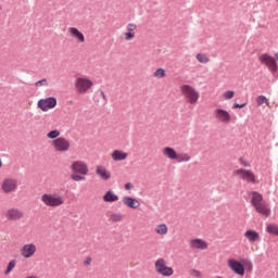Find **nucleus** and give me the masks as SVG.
<instances>
[{
    "label": "nucleus",
    "mask_w": 278,
    "mask_h": 278,
    "mask_svg": "<svg viewBox=\"0 0 278 278\" xmlns=\"http://www.w3.org/2000/svg\"><path fill=\"white\" fill-rule=\"evenodd\" d=\"M239 160H240L241 164H244V157H240Z\"/></svg>",
    "instance_id": "de8ad7c7"
},
{
    "label": "nucleus",
    "mask_w": 278,
    "mask_h": 278,
    "mask_svg": "<svg viewBox=\"0 0 278 278\" xmlns=\"http://www.w3.org/2000/svg\"><path fill=\"white\" fill-rule=\"evenodd\" d=\"M236 94V92L233 90H228L224 93V98L226 100H229V99H233V96Z\"/></svg>",
    "instance_id": "e433bc0d"
},
{
    "label": "nucleus",
    "mask_w": 278,
    "mask_h": 278,
    "mask_svg": "<svg viewBox=\"0 0 278 278\" xmlns=\"http://www.w3.org/2000/svg\"><path fill=\"white\" fill-rule=\"evenodd\" d=\"M123 218H124V216L121 213H112L110 215V220L112 223H121V220H123Z\"/></svg>",
    "instance_id": "bb28decb"
},
{
    "label": "nucleus",
    "mask_w": 278,
    "mask_h": 278,
    "mask_svg": "<svg viewBox=\"0 0 278 278\" xmlns=\"http://www.w3.org/2000/svg\"><path fill=\"white\" fill-rule=\"evenodd\" d=\"M125 190H131V188H134V186L131 185V182H127L125 186H124Z\"/></svg>",
    "instance_id": "a18cd8bd"
},
{
    "label": "nucleus",
    "mask_w": 278,
    "mask_h": 278,
    "mask_svg": "<svg viewBox=\"0 0 278 278\" xmlns=\"http://www.w3.org/2000/svg\"><path fill=\"white\" fill-rule=\"evenodd\" d=\"M71 169L78 175H88V165L84 161H75L72 163Z\"/></svg>",
    "instance_id": "9d476101"
},
{
    "label": "nucleus",
    "mask_w": 278,
    "mask_h": 278,
    "mask_svg": "<svg viewBox=\"0 0 278 278\" xmlns=\"http://www.w3.org/2000/svg\"><path fill=\"white\" fill-rule=\"evenodd\" d=\"M215 117L218 121H222V123H229L231 121V115H229V112L223 110V109H217L215 110Z\"/></svg>",
    "instance_id": "4468645a"
},
{
    "label": "nucleus",
    "mask_w": 278,
    "mask_h": 278,
    "mask_svg": "<svg viewBox=\"0 0 278 278\" xmlns=\"http://www.w3.org/2000/svg\"><path fill=\"white\" fill-rule=\"evenodd\" d=\"M244 237L248 238L250 242H260V232L255 230H247Z\"/></svg>",
    "instance_id": "aec40b11"
},
{
    "label": "nucleus",
    "mask_w": 278,
    "mask_h": 278,
    "mask_svg": "<svg viewBox=\"0 0 278 278\" xmlns=\"http://www.w3.org/2000/svg\"><path fill=\"white\" fill-rule=\"evenodd\" d=\"M100 96L102 97L103 101H104V105L108 104V97L105 96V92L103 90H100Z\"/></svg>",
    "instance_id": "79ce46f5"
},
{
    "label": "nucleus",
    "mask_w": 278,
    "mask_h": 278,
    "mask_svg": "<svg viewBox=\"0 0 278 278\" xmlns=\"http://www.w3.org/2000/svg\"><path fill=\"white\" fill-rule=\"evenodd\" d=\"M190 249H197L198 251H205L207 243L203 239H192L189 242Z\"/></svg>",
    "instance_id": "ddd939ff"
},
{
    "label": "nucleus",
    "mask_w": 278,
    "mask_h": 278,
    "mask_svg": "<svg viewBox=\"0 0 278 278\" xmlns=\"http://www.w3.org/2000/svg\"><path fill=\"white\" fill-rule=\"evenodd\" d=\"M111 157H112V160H114V162H123V160L128 157V154L126 152H124L123 150H115L111 154Z\"/></svg>",
    "instance_id": "f3484780"
},
{
    "label": "nucleus",
    "mask_w": 278,
    "mask_h": 278,
    "mask_svg": "<svg viewBox=\"0 0 278 278\" xmlns=\"http://www.w3.org/2000/svg\"><path fill=\"white\" fill-rule=\"evenodd\" d=\"M123 203L127 205V207H130V210H138V207H140V202L136 198L124 197Z\"/></svg>",
    "instance_id": "2eb2a0df"
},
{
    "label": "nucleus",
    "mask_w": 278,
    "mask_h": 278,
    "mask_svg": "<svg viewBox=\"0 0 278 278\" xmlns=\"http://www.w3.org/2000/svg\"><path fill=\"white\" fill-rule=\"evenodd\" d=\"M163 155H165V157H168L169 160H177V151H175L173 148L170 147H165L163 149Z\"/></svg>",
    "instance_id": "5701e85b"
},
{
    "label": "nucleus",
    "mask_w": 278,
    "mask_h": 278,
    "mask_svg": "<svg viewBox=\"0 0 278 278\" xmlns=\"http://www.w3.org/2000/svg\"><path fill=\"white\" fill-rule=\"evenodd\" d=\"M155 231L160 236H166L168 233V227L166 226V224H160L159 226H156Z\"/></svg>",
    "instance_id": "b1692460"
},
{
    "label": "nucleus",
    "mask_w": 278,
    "mask_h": 278,
    "mask_svg": "<svg viewBox=\"0 0 278 278\" xmlns=\"http://www.w3.org/2000/svg\"><path fill=\"white\" fill-rule=\"evenodd\" d=\"M134 38H136V33H131V31H127L126 34H125V40H131V39H134Z\"/></svg>",
    "instance_id": "a19ab883"
},
{
    "label": "nucleus",
    "mask_w": 278,
    "mask_h": 278,
    "mask_svg": "<svg viewBox=\"0 0 278 278\" xmlns=\"http://www.w3.org/2000/svg\"><path fill=\"white\" fill-rule=\"evenodd\" d=\"M38 248L34 243H25L21 249L20 253L24 257V260H29L36 255Z\"/></svg>",
    "instance_id": "6e6552de"
},
{
    "label": "nucleus",
    "mask_w": 278,
    "mask_h": 278,
    "mask_svg": "<svg viewBox=\"0 0 278 278\" xmlns=\"http://www.w3.org/2000/svg\"><path fill=\"white\" fill-rule=\"evenodd\" d=\"M266 231L271 236H278V226L276 224H269L266 227Z\"/></svg>",
    "instance_id": "393cba45"
},
{
    "label": "nucleus",
    "mask_w": 278,
    "mask_h": 278,
    "mask_svg": "<svg viewBox=\"0 0 278 278\" xmlns=\"http://www.w3.org/2000/svg\"><path fill=\"white\" fill-rule=\"evenodd\" d=\"M103 201L105 203H114V202L118 201V195H116L114 191L109 190L103 195Z\"/></svg>",
    "instance_id": "412c9836"
},
{
    "label": "nucleus",
    "mask_w": 278,
    "mask_h": 278,
    "mask_svg": "<svg viewBox=\"0 0 278 278\" xmlns=\"http://www.w3.org/2000/svg\"><path fill=\"white\" fill-rule=\"evenodd\" d=\"M244 166H249V164H248V163H244Z\"/></svg>",
    "instance_id": "09e8293b"
},
{
    "label": "nucleus",
    "mask_w": 278,
    "mask_h": 278,
    "mask_svg": "<svg viewBox=\"0 0 278 278\" xmlns=\"http://www.w3.org/2000/svg\"><path fill=\"white\" fill-rule=\"evenodd\" d=\"M52 147L54 148V151L65 153V151L71 149V141L66 140L64 137H59L52 141Z\"/></svg>",
    "instance_id": "423d86ee"
},
{
    "label": "nucleus",
    "mask_w": 278,
    "mask_h": 278,
    "mask_svg": "<svg viewBox=\"0 0 278 278\" xmlns=\"http://www.w3.org/2000/svg\"><path fill=\"white\" fill-rule=\"evenodd\" d=\"M97 175L101 177L104 181H108L112 177V174L103 166H98L96 169Z\"/></svg>",
    "instance_id": "a211bd4d"
},
{
    "label": "nucleus",
    "mask_w": 278,
    "mask_h": 278,
    "mask_svg": "<svg viewBox=\"0 0 278 278\" xmlns=\"http://www.w3.org/2000/svg\"><path fill=\"white\" fill-rule=\"evenodd\" d=\"M154 77H159L160 79L166 77V70L160 67L154 72Z\"/></svg>",
    "instance_id": "7c9ffc66"
},
{
    "label": "nucleus",
    "mask_w": 278,
    "mask_h": 278,
    "mask_svg": "<svg viewBox=\"0 0 278 278\" xmlns=\"http://www.w3.org/2000/svg\"><path fill=\"white\" fill-rule=\"evenodd\" d=\"M71 178L73 181H86V176H81L79 174H72Z\"/></svg>",
    "instance_id": "473e14b6"
},
{
    "label": "nucleus",
    "mask_w": 278,
    "mask_h": 278,
    "mask_svg": "<svg viewBox=\"0 0 278 278\" xmlns=\"http://www.w3.org/2000/svg\"><path fill=\"white\" fill-rule=\"evenodd\" d=\"M47 138H49L50 140H58V138H60V130L54 129L51 130L47 134Z\"/></svg>",
    "instance_id": "c85d7f7f"
},
{
    "label": "nucleus",
    "mask_w": 278,
    "mask_h": 278,
    "mask_svg": "<svg viewBox=\"0 0 278 278\" xmlns=\"http://www.w3.org/2000/svg\"><path fill=\"white\" fill-rule=\"evenodd\" d=\"M244 270H248V273H253V263L249 260H244Z\"/></svg>",
    "instance_id": "2f4dec72"
},
{
    "label": "nucleus",
    "mask_w": 278,
    "mask_h": 278,
    "mask_svg": "<svg viewBox=\"0 0 278 278\" xmlns=\"http://www.w3.org/2000/svg\"><path fill=\"white\" fill-rule=\"evenodd\" d=\"M8 220H18V218H23V212L18 210H9L5 213Z\"/></svg>",
    "instance_id": "dca6fc26"
},
{
    "label": "nucleus",
    "mask_w": 278,
    "mask_h": 278,
    "mask_svg": "<svg viewBox=\"0 0 278 278\" xmlns=\"http://www.w3.org/2000/svg\"><path fill=\"white\" fill-rule=\"evenodd\" d=\"M233 176L239 177V179H244V168L236 169Z\"/></svg>",
    "instance_id": "72a5a7b5"
},
{
    "label": "nucleus",
    "mask_w": 278,
    "mask_h": 278,
    "mask_svg": "<svg viewBox=\"0 0 278 278\" xmlns=\"http://www.w3.org/2000/svg\"><path fill=\"white\" fill-rule=\"evenodd\" d=\"M180 90H181L182 94H185L186 99H188V101L191 105H194V103H197V101H199V91H197V89H194V87H192L190 85H182L180 87Z\"/></svg>",
    "instance_id": "7ed1b4c3"
},
{
    "label": "nucleus",
    "mask_w": 278,
    "mask_h": 278,
    "mask_svg": "<svg viewBox=\"0 0 278 278\" xmlns=\"http://www.w3.org/2000/svg\"><path fill=\"white\" fill-rule=\"evenodd\" d=\"M192 160V156H190L188 153H180V154H177V159L176 161L178 163H181V162H190Z\"/></svg>",
    "instance_id": "a878e982"
},
{
    "label": "nucleus",
    "mask_w": 278,
    "mask_h": 278,
    "mask_svg": "<svg viewBox=\"0 0 278 278\" xmlns=\"http://www.w3.org/2000/svg\"><path fill=\"white\" fill-rule=\"evenodd\" d=\"M1 188L5 192V194H10V192H14L16 188H18V182L16 181V179L5 178L2 182Z\"/></svg>",
    "instance_id": "1a4fd4ad"
},
{
    "label": "nucleus",
    "mask_w": 278,
    "mask_h": 278,
    "mask_svg": "<svg viewBox=\"0 0 278 278\" xmlns=\"http://www.w3.org/2000/svg\"><path fill=\"white\" fill-rule=\"evenodd\" d=\"M228 267L236 273V275H244V265L233 258L228 261Z\"/></svg>",
    "instance_id": "9b49d317"
},
{
    "label": "nucleus",
    "mask_w": 278,
    "mask_h": 278,
    "mask_svg": "<svg viewBox=\"0 0 278 278\" xmlns=\"http://www.w3.org/2000/svg\"><path fill=\"white\" fill-rule=\"evenodd\" d=\"M257 105H264L266 103L268 105V99L264 96H260L256 100Z\"/></svg>",
    "instance_id": "f704fd0d"
},
{
    "label": "nucleus",
    "mask_w": 278,
    "mask_h": 278,
    "mask_svg": "<svg viewBox=\"0 0 278 278\" xmlns=\"http://www.w3.org/2000/svg\"><path fill=\"white\" fill-rule=\"evenodd\" d=\"M126 29H127V31L134 33V31H136V29H138V25L130 23L127 25Z\"/></svg>",
    "instance_id": "58836bf2"
},
{
    "label": "nucleus",
    "mask_w": 278,
    "mask_h": 278,
    "mask_svg": "<svg viewBox=\"0 0 278 278\" xmlns=\"http://www.w3.org/2000/svg\"><path fill=\"white\" fill-rule=\"evenodd\" d=\"M261 64H265L267 66L268 71L275 75L278 71V64L275 58L268 55V53L261 54L258 58Z\"/></svg>",
    "instance_id": "39448f33"
},
{
    "label": "nucleus",
    "mask_w": 278,
    "mask_h": 278,
    "mask_svg": "<svg viewBox=\"0 0 278 278\" xmlns=\"http://www.w3.org/2000/svg\"><path fill=\"white\" fill-rule=\"evenodd\" d=\"M154 268L155 273H157V275H162V277H173L175 274L173 267L167 266L166 260L164 258L156 260L154 263Z\"/></svg>",
    "instance_id": "f257e3e1"
},
{
    "label": "nucleus",
    "mask_w": 278,
    "mask_h": 278,
    "mask_svg": "<svg viewBox=\"0 0 278 278\" xmlns=\"http://www.w3.org/2000/svg\"><path fill=\"white\" fill-rule=\"evenodd\" d=\"M195 58L201 64H207V62H210V58H207V55L204 53H198Z\"/></svg>",
    "instance_id": "c756f323"
},
{
    "label": "nucleus",
    "mask_w": 278,
    "mask_h": 278,
    "mask_svg": "<svg viewBox=\"0 0 278 278\" xmlns=\"http://www.w3.org/2000/svg\"><path fill=\"white\" fill-rule=\"evenodd\" d=\"M74 86L78 94H86L94 86V83L88 78L78 77L75 79Z\"/></svg>",
    "instance_id": "f03ea898"
},
{
    "label": "nucleus",
    "mask_w": 278,
    "mask_h": 278,
    "mask_svg": "<svg viewBox=\"0 0 278 278\" xmlns=\"http://www.w3.org/2000/svg\"><path fill=\"white\" fill-rule=\"evenodd\" d=\"M35 86H36L37 88H39L40 86H49V81L47 80V78H43V79H41V80L36 81V83H35Z\"/></svg>",
    "instance_id": "c9c22d12"
},
{
    "label": "nucleus",
    "mask_w": 278,
    "mask_h": 278,
    "mask_svg": "<svg viewBox=\"0 0 278 278\" xmlns=\"http://www.w3.org/2000/svg\"><path fill=\"white\" fill-rule=\"evenodd\" d=\"M278 2V0H276Z\"/></svg>",
    "instance_id": "8fccbe9b"
},
{
    "label": "nucleus",
    "mask_w": 278,
    "mask_h": 278,
    "mask_svg": "<svg viewBox=\"0 0 278 278\" xmlns=\"http://www.w3.org/2000/svg\"><path fill=\"white\" fill-rule=\"evenodd\" d=\"M70 34L73 36V38H77L79 42H86V37H84V33L79 31V29L75 27L70 28Z\"/></svg>",
    "instance_id": "6ab92c4d"
},
{
    "label": "nucleus",
    "mask_w": 278,
    "mask_h": 278,
    "mask_svg": "<svg viewBox=\"0 0 278 278\" xmlns=\"http://www.w3.org/2000/svg\"><path fill=\"white\" fill-rule=\"evenodd\" d=\"M263 200L264 198L261 193H258L257 191L252 192L251 204L253 205V207H255V210H266V207H262Z\"/></svg>",
    "instance_id": "f8f14e48"
},
{
    "label": "nucleus",
    "mask_w": 278,
    "mask_h": 278,
    "mask_svg": "<svg viewBox=\"0 0 278 278\" xmlns=\"http://www.w3.org/2000/svg\"><path fill=\"white\" fill-rule=\"evenodd\" d=\"M275 61L278 62V52L275 53Z\"/></svg>",
    "instance_id": "49530a36"
},
{
    "label": "nucleus",
    "mask_w": 278,
    "mask_h": 278,
    "mask_svg": "<svg viewBox=\"0 0 278 278\" xmlns=\"http://www.w3.org/2000/svg\"><path fill=\"white\" fill-rule=\"evenodd\" d=\"M16 268V260H12L9 262L7 269L4 270V275H10L12 270Z\"/></svg>",
    "instance_id": "cd10ccee"
},
{
    "label": "nucleus",
    "mask_w": 278,
    "mask_h": 278,
    "mask_svg": "<svg viewBox=\"0 0 278 278\" xmlns=\"http://www.w3.org/2000/svg\"><path fill=\"white\" fill-rule=\"evenodd\" d=\"M41 201L42 203H45V205H48L49 207H58L64 204V199H62V197L49 193L43 194L41 197Z\"/></svg>",
    "instance_id": "20e7f679"
},
{
    "label": "nucleus",
    "mask_w": 278,
    "mask_h": 278,
    "mask_svg": "<svg viewBox=\"0 0 278 278\" xmlns=\"http://www.w3.org/2000/svg\"><path fill=\"white\" fill-rule=\"evenodd\" d=\"M257 212L261 216H265V218H268V216H270V210H258Z\"/></svg>",
    "instance_id": "4c0bfd02"
},
{
    "label": "nucleus",
    "mask_w": 278,
    "mask_h": 278,
    "mask_svg": "<svg viewBox=\"0 0 278 278\" xmlns=\"http://www.w3.org/2000/svg\"><path fill=\"white\" fill-rule=\"evenodd\" d=\"M58 105V99L55 97H49L46 99H40L37 103V106L42 112H49V110H53Z\"/></svg>",
    "instance_id": "0eeeda50"
},
{
    "label": "nucleus",
    "mask_w": 278,
    "mask_h": 278,
    "mask_svg": "<svg viewBox=\"0 0 278 278\" xmlns=\"http://www.w3.org/2000/svg\"><path fill=\"white\" fill-rule=\"evenodd\" d=\"M190 275L191 277L201 278V271L199 269H191Z\"/></svg>",
    "instance_id": "ea45409f"
},
{
    "label": "nucleus",
    "mask_w": 278,
    "mask_h": 278,
    "mask_svg": "<svg viewBox=\"0 0 278 278\" xmlns=\"http://www.w3.org/2000/svg\"><path fill=\"white\" fill-rule=\"evenodd\" d=\"M244 181H247V184L255 185L257 184V178L253 172L244 169Z\"/></svg>",
    "instance_id": "4be33fe9"
},
{
    "label": "nucleus",
    "mask_w": 278,
    "mask_h": 278,
    "mask_svg": "<svg viewBox=\"0 0 278 278\" xmlns=\"http://www.w3.org/2000/svg\"><path fill=\"white\" fill-rule=\"evenodd\" d=\"M238 108H240V109L244 108V103L240 104V103L235 102L233 105H232V110H236Z\"/></svg>",
    "instance_id": "c03bdc74"
},
{
    "label": "nucleus",
    "mask_w": 278,
    "mask_h": 278,
    "mask_svg": "<svg viewBox=\"0 0 278 278\" xmlns=\"http://www.w3.org/2000/svg\"><path fill=\"white\" fill-rule=\"evenodd\" d=\"M90 264H92V257L88 256V257L84 261V266H90Z\"/></svg>",
    "instance_id": "37998d69"
}]
</instances>
